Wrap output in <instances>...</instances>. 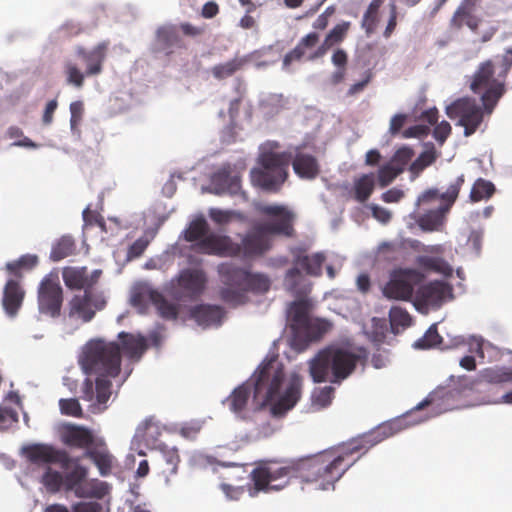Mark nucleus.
<instances>
[{"label":"nucleus","mask_w":512,"mask_h":512,"mask_svg":"<svg viewBox=\"0 0 512 512\" xmlns=\"http://www.w3.org/2000/svg\"><path fill=\"white\" fill-rule=\"evenodd\" d=\"M400 429L398 421L385 422L336 449L299 458L298 479L304 483H316L320 490L334 489L335 483L358 459L353 458L354 454H365L372 447L394 436Z\"/></svg>","instance_id":"f257e3e1"},{"label":"nucleus","mask_w":512,"mask_h":512,"mask_svg":"<svg viewBox=\"0 0 512 512\" xmlns=\"http://www.w3.org/2000/svg\"><path fill=\"white\" fill-rule=\"evenodd\" d=\"M255 210L264 216L273 218L255 225L241 239L235 243L228 236H211L201 243L207 252H216L218 256H243L253 258L261 256L271 248L269 235L293 237L295 230L293 222L295 215L287 207L279 204L255 205Z\"/></svg>","instance_id":"f03ea898"},{"label":"nucleus","mask_w":512,"mask_h":512,"mask_svg":"<svg viewBox=\"0 0 512 512\" xmlns=\"http://www.w3.org/2000/svg\"><path fill=\"white\" fill-rule=\"evenodd\" d=\"M283 380V365L269 361L259 368L251 381L235 388L224 403L233 413L239 415L246 409L253 391L254 398L262 405L274 402L273 414H284L298 402L301 395L302 379L298 374H292L284 393L280 395L279 391Z\"/></svg>","instance_id":"7ed1b4c3"},{"label":"nucleus","mask_w":512,"mask_h":512,"mask_svg":"<svg viewBox=\"0 0 512 512\" xmlns=\"http://www.w3.org/2000/svg\"><path fill=\"white\" fill-rule=\"evenodd\" d=\"M360 355L348 348L330 345L320 350L309 363L314 382L340 384L356 369Z\"/></svg>","instance_id":"20e7f679"},{"label":"nucleus","mask_w":512,"mask_h":512,"mask_svg":"<svg viewBox=\"0 0 512 512\" xmlns=\"http://www.w3.org/2000/svg\"><path fill=\"white\" fill-rule=\"evenodd\" d=\"M508 53L511 54V58H504L497 75L494 62L486 60L480 63L472 77L470 89L481 95L484 109L488 113L492 112L505 92V79L512 66V51L509 50Z\"/></svg>","instance_id":"39448f33"},{"label":"nucleus","mask_w":512,"mask_h":512,"mask_svg":"<svg viewBox=\"0 0 512 512\" xmlns=\"http://www.w3.org/2000/svg\"><path fill=\"white\" fill-rule=\"evenodd\" d=\"M277 142L270 144V149H263L258 157L260 167L251 170V181L261 189L276 193L288 178V167L292 154L287 151L276 152Z\"/></svg>","instance_id":"423d86ee"},{"label":"nucleus","mask_w":512,"mask_h":512,"mask_svg":"<svg viewBox=\"0 0 512 512\" xmlns=\"http://www.w3.org/2000/svg\"><path fill=\"white\" fill-rule=\"evenodd\" d=\"M250 478L253 482L251 496H256L259 492L280 491L289 484L290 479H298L297 459L261 461L251 471Z\"/></svg>","instance_id":"0eeeda50"},{"label":"nucleus","mask_w":512,"mask_h":512,"mask_svg":"<svg viewBox=\"0 0 512 512\" xmlns=\"http://www.w3.org/2000/svg\"><path fill=\"white\" fill-rule=\"evenodd\" d=\"M80 363L86 373L116 377L120 373L121 348L116 342L92 340L85 345Z\"/></svg>","instance_id":"6e6552de"},{"label":"nucleus","mask_w":512,"mask_h":512,"mask_svg":"<svg viewBox=\"0 0 512 512\" xmlns=\"http://www.w3.org/2000/svg\"><path fill=\"white\" fill-rule=\"evenodd\" d=\"M464 182V175H460L450 184L444 193L440 194L437 189H428L418 197V206L432 204L439 200L444 202V204L427 211L419 218L418 224L423 230L435 231L440 229L444 224L445 214L450 210L457 199Z\"/></svg>","instance_id":"1a4fd4ad"},{"label":"nucleus","mask_w":512,"mask_h":512,"mask_svg":"<svg viewBox=\"0 0 512 512\" xmlns=\"http://www.w3.org/2000/svg\"><path fill=\"white\" fill-rule=\"evenodd\" d=\"M311 304L307 300L294 301L289 305L287 317L296 339L303 343L319 340L331 329V323L310 315Z\"/></svg>","instance_id":"9d476101"},{"label":"nucleus","mask_w":512,"mask_h":512,"mask_svg":"<svg viewBox=\"0 0 512 512\" xmlns=\"http://www.w3.org/2000/svg\"><path fill=\"white\" fill-rule=\"evenodd\" d=\"M107 50L108 44L105 42L97 44L91 50H87L83 46H77L75 49L76 56L84 62L86 69L85 72H82L75 62L66 60L63 69L67 84L80 89L84 85L85 77L101 74Z\"/></svg>","instance_id":"9b49d317"},{"label":"nucleus","mask_w":512,"mask_h":512,"mask_svg":"<svg viewBox=\"0 0 512 512\" xmlns=\"http://www.w3.org/2000/svg\"><path fill=\"white\" fill-rule=\"evenodd\" d=\"M421 279L422 274L417 269L395 268L390 272L382 293L388 299L410 301L414 294V286Z\"/></svg>","instance_id":"f8f14e48"},{"label":"nucleus","mask_w":512,"mask_h":512,"mask_svg":"<svg viewBox=\"0 0 512 512\" xmlns=\"http://www.w3.org/2000/svg\"><path fill=\"white\" fill-rule=\"evenodd\" d=\"M38 310L41 314L57 318L63 303V289L57 276H45L37 291Z\"/></svg>","instance_id":"ddd939ff"},{"label":"nucleus","mask_w":512,"mask_h":512,"mask_svg":"<svg viewBox=\"0 0 512 512\" xmlns=\"http://www.w3.org/2000/svg\"><path fill=\"white\" fill-rule=\"evenodd\" d=\"M449 118H459V125L464 127V135L470 136L476 132L483 121V110L471 98H461L454 101L446 109Z\"/></svg>","instance_id":"4468645a"},{"label":"nucleus","mask_w":512,"mask_h":512,"mask_svg":"<svg viewBox=\"0 0 512 512\" xmlns=\"http://www.w3.org/2000/svg\"><path fill=\"white\" fill-rule=\"evenodd\" d=\"M22 452L28 462L37 466L59 464L63 470H67L72 461L67 451L45 443L27 445Z\"/></svg>","instance_id":"2eb2a0df"},{"label":"nucleus","mask_w":512,"mask_h":512,"mask_svg":"<svg viewBox=\"0 0 512 512\" xmlns=\"http://www.w3.org/2000/svg\"><path fill=\"white\" fill-rule=\"evenodd\" d=\"M453 298L451 285L443 281H431L418 288L414 305L417 310L438 309L444 302Z\"/></svg>","instance_id":"dca6fc26"},{"label":"nucleus","mask_w":512,"mask_h":512,"mask_svg":"<svg viewBox=\"0 0 512 512\" xmlns=\"http://www.w3.org/2000/svg\"><path fill=\"white\" fill-rule=\"evenodd\" d=\"M69 317L78 318L83 322H90L106 306V300L102 293L85 291L83 294H76L69 301Z\"/></svg>","instance_id":"f3484780"},{"label":"nucleus","mask_w":512,"mask_h":512,"mask_svg":"<svg viewBox=\"0 0 512 512\" xmlns=\"http://www.w3.org/2000/svg\"><path fill=\"white\" fill-rule=\"evenodd\" d=\"M320 36L317 32H310L303 36L297 45L283 58V68L288 69L292 63L300 61L314 62L322 57H316Z\"/></svg>","instance_id":"a211bd4d"},{"label":"nucleus","mask_w":512,"mask_h":512,"mask_svg":"<svg viewBox=\"0 0 512 512\" xmlns=\"http://www.w3.org/2000/svg\"><path fill=\"white\" fill-rule=\"evenodd\" d=\"M102 270L96 269L90 274L87 267H65L62 271V278L65 285L71 290L92 291L98 283Z\"/></svg>","instance_id":"6ab92c4d"},{"label":"nucleus","mask_w":512,"mask_h":512,"mask_svg":"<svg viewBox=\"0 0 512 512\" xmlns=\"http://www.w3.org/2000/svg\"><path fill=\"white\" fill-rule=\"evenodd\" d=\"M206 283L205 274L201 270L185 269L180 272L177 278V285L181 292L175 294L177 299L199 297Z\"/></svg>","instance_id":"aec40b11"},{"label":"nucleus","mask_w":512,"mask_h":512,"mask_svg":"<svg viewBox=\"0 0 512 512\" xmlns=\"http://www.w3.org/2000/svg\"><path fill=\"white\" fill-rule=\"evenodd\" d=\"M292 154L291 164L294 173L301 179L313 180L320 174L318 159L301 147H294L287 151Z\"/></svg>","instance_id":"412c9836"},{"label":"nucleus","mask_w":512,"mask_h":512,"mask_svg":"<svg viewBox=\"0 0 512 512\" xmlns=\"http://www.w3.org/2000/svg\"><path fill=\"white\" fill-rule=\"evenodd\" d=\"M215 194L237 195L241 191V177L230 164H224L211 177Z\"/></svg>","instance_id":"4be33fe9"},{"label":"nucleus","mask_w":512,"mask_h":512,"mask_svg":"<svg viewBox=\"0 0 512 512\" xmlns=\"http://www.w3.org/2000/svg\"><path fill=\"white\" fill-rule=\"evenodd\" d=\"M186 48L185 42L179 34L175 25H163L156 30L154 52H163L169 56L176 49Z\"/></svg>","instance_id":"5701e85b"},{"label":"nucleus","mask_w":512,"mask_h":512,"mask_svg":"<svg viewBox=\"0 0 512 512\" xmlns=\"http://www.w3.org/2000/svg\"><path fill=\"white\" fill-rule=\"evenodd\" d=\"M157 450L162 455V459L158 464L157 475L166 486H171L172 478L177 475L180 463L178 449L168 445H160Z\"/></svg>","instance_id":"b1692460"},{"label":"nucleus","mask_w":512,"mask_h":512,"mask_svg":"<svg viewBox=\"0 0 512 512\" xmlns=\"http://www.w3.org/2000/svg\"><path fill=\"white\" fill-rule=\"evenodd\" d=\"M211 236H219L209 232V225L203 217L194 219L184 231V238L188 242H195L194 250L208 255H218L216 252H207L201 243Z\"/></svg>","instance_id":"393cba45"},{"label":"nucleus","mask_w":512,"mask_h":512,"mask_svg":"<svg viewBox=\"0 0 512 512\" xmlns=\"http://www.w3.org/2000/svg\"><path fill=\"white\" fill-rule=\"evenodd\" d=\"M84 457L90 459L97 467L102 477L112 473L116 459L109 451L105 443L95 445L85 451Z\"/></svg>","instance_id":"a878e982"},{"label":"nucleus","mask_w":512,"mask_h":512,"mask_svg":"<svg viewBox=\"0 0 512 512\" xmlns=\"http://www.w3.org/2000/svg\"><path fill=\"white\" fill-rule=\"evenodd\" d=\"M163 430L164 426L155 417L151 416L138 425L136 435L148 447L157 450L160 445H166L160 441Z\"/></svg>","instance_id":"bb28decb"},{"label":"nucleus","mask_w":512,"mask_h":512,"mask_svg":"<svg viewBox=\"0 0 512 512\" xmlns=\"http://www.w3.org/2000/svg\"><path fill=\"white\" fill-rule=\"evenodd\" d=\"M24 296L25 291L17 280L10 279L7 281L3 291L2 304L9 316L14 317L18 313Z\"/></svg>","instance_id":"cd10ccee"},{"label":"nucleus","mask_w":512,"mask_h":512,"mask_svg":"<svg viewBox=\"0 0 512 512\" xmlns=\"http://www.w3.org/2000/svg\"><path fill=\"white\" fill-rule=\"evenodd\" d=\"M62 441L67 446L85 448L87 450L94 443V436L85 427L69 425L63 432Z\"/></svg>","instance_id":"c85d7f7f"},{"label":"nucleus","mask_w":512,"mask_h":512,"mask_svg":"<svg viewBox=\"0 0 512 512\" xmlns=\"http://www.w3.org/2000/svg\"><path fill=\"white\" fill-rule=\"evenodd\" d=\"M223 309L217 305L200 304L191 310V317L201 326L219 325Z\"/></svg>","instance_id":"c756f323"},{"label":"nucleus","mask_w":512,"mask_h":512,"mask_svg":"<svg viewBox=\"0 0 512 512\" xmlns=\"http://www.w3.org/2000/svg\"><path fill=\"white\" fill-rule=\"evenodd\" d=\"M283 285L287 291L296 296L306 295L310 291V285L307 283L306 277L296 266L287 270Z\"/></svg>","instance_id":"7c9ffc66"},{"label":"nucleus","mask_w":512,"mask_h":512,"mask_svg":"<svg viewBox=\"0 0 512 512\" xmlns=\"http://www.w3.org/2000/svg\"><path fill=\"white\" fill-rule=\"evenodd\" d=\"M250 61L251 57L249 55L235 56L227 62L213 66L211 73L215 79L224 80L242 70Z\"/></svg>","instance_id":"2f4dec72"},{"label":"nucleus","mask_w":512,"mask_h":512,"mask_svg":"<svg viewBox=\"0 0 512 512\" xmlns=\"http://www.w3.org/2000/svg\"><path fill=\"white\" fill-rule=\"evenodd\" d=\"M65 471L63 474L65 490L78 493L81 483L88 475V469L79 464V458H72L69 468Z\"/></svg>","instance_id":"473e14b6"},{"label":"nucleus","mask_w":512,"mask_h":512,"mask_svg":"<svg viewBox=\"0 0 512 512\" xmlns=\"http://www.w3.org/2000/svg\"><path fill=\"white\" fill-rule=\"evenodd\" d=\"M350 26V22L344 21L333 27V29H331L330 32L325 36L322 44L318 46L316 57H324L330 48L342 43L347 36Z\"/></svg>","instance_id":"72a5a7b5"},{"label":"nucleus","mask_w":512,"mask_h":512,"mask_svg":"<svg viewBox=\"0 0 512 512\" xmlns=\"http://www.w3.org/2000/svg\"><path fill=\"white\" fill-rule=\"evenodd\" d=\"M325 255L323 253H314L312 255H297L294 260V266L303 269L309 276L318 277L322 274V266L325 262Z\"/></svg>","instance_id":"f704fd0d"},{"label":"nucleus","mask_w":512,"mask_h":512,"mask_svg":"<svg viewBox=\"0 0 512 512\" xmlns=\"http://www.w3.org/2000/svg\"><path fill=\"white\" fill-rule=\"evenodd\" d=\"M148 297L162 318L166 320L177 319L179 314V307L177 304L169 302L156 290H149Z\"/></svg>","instance_id":"c9c22d12"},{"label":"nucleus","mask_w":512,"mask_h":512,"mask_svg":"<svg viewBox=\"0 0 512 512\" xmlns=\"http://www.w3.org/2000/svg\"><path fill=\"white\" fill-rule=\"evenodd\" d=\"M119 338L122 342L123 352L129 358H140L147 348L146 341L143 337H135L131 334L121 332Z\"/></svg>","instance_id":"e433bc0d"},{"label":"nucleus","mask_w":512,"mask_h":512,"mask_svg":"<svg viewBox=\"0 0 512 512\" xmlns=\"http://www.w3.org/2000/svg\"><path fill=\"white\" fill-rule=\"evenodd\" d=\"M375 188V175L363 174L354 181V199L360 203L366 202Z\"/></svg>","instance_id":"4c0bfd02"},{"label":"nucleus","mask_w":512,"mask_h":512,"mask_svg":"<svg viewBox=\"0 0 512 512\" xmlns=\"http://www.w3.org/2000/svg\"><path fill=\"white\" fill-rule=\"evenodd\" d=\"M383 3L384 0H372L363 14L361 27L367 36L372 35L376 30L379 21V9Z\"/></svg>","instance_id":"58836bf2"},{"label":"nucleus","mask_w":512,"mask_h":512,"mask_svg":"<svg viewBox=\"0 0 512 512\" xmlns=\"http://www.w3.org/2000/svg\"><path fill=\"white\" fill-rule=\"evenodd\" d=\"M75 242L71 236L64 235L58 239L51 248L50 259L58 262L75 252Z\"/></svg>","instance_id":"ea45409f"},{"label":"nucleus","mask_w":512,"mask_h":512,"mask_svg":"<svg viewBox=\"0 0 512 512\" xmlns=\"http://www.w3.org/2000/svg\"><path fill=\"white\" fill-rule=\"evenodd\" d=\"M480 377L483 381L491 384H502L512 382V369L506 367H491L481 371Z\"/></svg>","instance_id":"a19ab883"},{"label":"nucleus","mask_w":512,"mask_h":512,"mask_svg":"<svg viewBox=\"0 0 512 512\" xmlns=\"http://www.w3.org/2000/svg\"><path fill=\"white\" fill-rule=\"evenodd\" d=\"M451 25L457 29L467 25L471 30L475 31L479 26V19L471 13L467 6L461 5L453 15Z\"/></svg>","instance_id":"79ce46f5"},{"label":"nucleus","mask_w":512,"mask_h":512,"mask_svg":"<svg viewBox=\"0 0 512 512\" xmlns=\"http://www.w3.org/2000/svg\"><path fill=\"white\" fill-rule=\"evenodd\" d=\"M495 191V185L491 181L478 178L471 188L469 198L472 202L487 200L493 196Z\"/></svg>","instance_id":"37998d69"},{"label":"nucleus","mask_w":512,"mask_h":512,"mask_svg":"<svg viewBox=\"0 0 512 512\" xmlns=\"http://www.w3.org/2000/svg\"><path fill=\"white\" fill-rule=\"evenodd\" d=\"M417 262L422 268L435 271L447 277L453 273V268L449 263L440 257L420 256Z\"/></svg>","instance_id":"c03bdc74"},{"label":"nucleus","mask_w":512,"mask_h":512,"mask_svg":"<svg viewBox=\"0 0 512 512\" xmlns=\"http://www.w3.org/2000/svg\"><path fill=\"white\" fill-rule=\"evenodd\" d=\"M270 286L271 280L266 274L250 272L243 290L257 294H264L269 291Z\"/></svg>","instance_id":"a18cd8bd"},{"label":"nucleus","mask_w":512,"mask_h":512,"mask_svg":"<svg viewBox=\"0 0 512 512\" xmlns=\"http://www.w3.org/2000/svg\"><path fill=\"white\" fill-rule=\"evenodd\" d=\"M221 272L227 278V281L230 284L240 287L242 289H244L246 285V280L250 273L246 269L236 267L233 265L222 266Z\"/></svg>","instance_id":"49530a36"},{"label":"nucleus","mask_w":512,"mask_h":512,"mask_svg":"<svg viewBox=\"0 0 512 512\" xmlns=\"http://www.w3.org/2000/svg\"><path fill=\"white\" fill-rule=\"evenodd\" d=\"M42 484L51 493H57L64 487L63 474L57 470L47 467L41 478Z\"/></svg>","instance_id":"de8ad7c7"},{"label":"nucleus","mask_w":512,"mask_h":512,"mask_svg":"<svg viewBox=\"0 0 512 512\" xmlns=\"http://www.w3.org/2000/svg\"><path fill=\"white\" fill-rule=\"evenodd\" d=\"M109 376H100L96 378L95 390L96 401L100 405H105L111 396L112 383L108 379Z\"/></svg>","instance_id":"09e8293b"},{"label":"nucleus","mask_w":512,"mask_h":512,"mask_svg":"<svg viewBox=\"0 0 512 512\" xmlns=\"http://www.w3.org/2000/svg\"><path fill=\"white\" fill-rule=\"evenodd\" d=\"M414 156V151L407 147L403 146L396 150L389 163L396 169H401V173L404 172L406 166L409 164L411 159Z\"/></svg>","instance_id":"8fccbe9b"},{"label":"nucleus","mask_w":512,"mask_h":512,"mask_svg":"<svg viewBox=\"0 0 512 512\" xmlns=\"http://www.w3.org/2000/svg\"><path fill=\"white\" fill-rule=\"evenodd\" d=\"M389 320L392 327H409L412 323V318L407 310L394 306L389 311Z\"/></svg>","instance_id":"3c124183"},{"label":"nucleus","mask_w":512,"mask_h":512,"mask_svg":"<svg viewBox=\"0 0 512 512\" xmlns=\"http://www.w3.org/2000/svg\"><path fill=\"white\" fill-rule=\"evenodd\" d=\"M442 338L437 331L436 325H432L422 338L415 342V347L419 349H428L440 345Z\"/></svg>","instance_id":"603ef678"},{"label":"nucleus","mask_w":512,"mask_h":512,"mask_svg":"<svg viewBox=\"0 0 512 512\" xmlns=\"http://www.w3.org/2000/svg\"><path fill=\"white\" fill-rule=\"evenodd\" d=\"M401 174V169L394 168L389 162L381 166L377 172V179L379 185L384 188L388 186L393 180Z\"/></svg>","instance_id":"864d4df0"},{"label":"nucleus","mask_w":512,"mask_h":512,"mask_svg":"<svg viewBox=\"0 0 512 512\" xmlns=\"http://www.w3.org/2000/svg\"><path fill=\"white\" fill-rule=\"evenodd\" d=\"M60 411L64 415L81 417L83 412L79 401L75 398L60 399Z\"/></svg>","instance_id":"5fc2aeb1"},{"label":"nucleus","mask_w":512,"mask_h":512,"mask_svg":"<svg viewBox=\"0 0 512 512\" xmlns=\"http://www.w3.org/2000/svg\"><path fill=\"white\" fill-rule=\"evenodd\" d=\"M18 413L6 407H0V431H5L18 423Z\"/></svg>","instance_id":"6e6d98bb"},{"label":"nucleus","mask_w":512,"mask_h":512,"mask_svg":"<svg viewBox=\"0 0 512 512\" xmlns=\"http://www.w3.org/2000/svg\"><path fill=\"white\" fill-rule=\"evenodd\" d=\"M70 127L72 131L77 130L84 114V105L82 101H74L70 104Z\"/></svg>","instance_id":"4d7b16f0"},{"label":"nucleus","mask_w":512,"mask_h":512,"mask_svg":"<svg viewBox=\"0 0 512 512\" xmlns=\"http://www.w3.org/2000/svg\"><path fill=\"white\" fill-rule=\"evenodd\" d=\"M221 299L228 304L240 305L244 303L245 295L233 288H224L221 290Z\"/></svg>","instance_id":"13d9d810"},{"label":"nucleus","mask_w":512,"mask_h":512,"mask_svg":"<svg viewBox=\"0 0 512 512\" xmlns=\"http://www.w3.org/2000/svg\"><path fill=\"white\" fill-rule=\"evenodd\" d=\"M334 397V388L331 386H325L320 388L314 394V400L317 404L322 407L328 406Z\"/></svg>","instance_id":"bf43d9fd"},{"label":"nucleus","mask_w":512,"mask_h":512,"mask_svg":"<svg viewBox=\"0 0 512 512\" xmlns=\"http://www.w3.org/2000/svg\"><path fill=\"white\" fill-rule=\"evenodd\" d=\"M389 10H390V14H389L388 23L383 32V36L386 39L391 37V35L393 34V32L395 31L396 26H397L398 11H397V5L394 1L390 2Z\"/></svg>","instance_id":"052dcab7"},{"label":"nucleus","mask_w":512,"mask_h":512,"mask_svg":"<svg viewBox=\"0 0 512 512\" xmlns=\"http://www.w3.org/2000/svg\"><path fill=\"white\" fill-rule=\"evenodd\" d=\"M148 245H149V241L147 238L141 237V238L137 239L129 247L127 257L129 259H135V258L140 257L144 253V251L146 250Z\"/></svg>","instance_id":"680f3d73"},{"label":"nucleus","mask_w":512,"mask_h":512,"mask_svg":"<svg viewBox=\"0 0 512 512\" xmlns=\"http://www.w3.org/2000/svg\"><path fill=\"white\" fill-rule=\"evenodd\" d=\"M451 125L447 121L437 124L433 130V137L439 144H443L451 134Z\"/></svg>","instance_id":"e2e57ef3"},{"label":"nucleus","mask_w":512,"mask_h":512,"mask_svg":"<svg viewBox=\"0 0 512 512\" xmlns=\"http://www.w3.org/2000/svg\"><path fill=\"white\" fill-rule=\"evenodd\" d=\"M430 133V127L427 125H414L405 130L404 136L406 138L416 137L422 138Z\"/></svg>","instance_id":"0e129e2a"},{"label":"nucleus","mask_w":512,"mask_h":512,"mask_svg":"<svg viewBox=\"0 0 512 512\" xmlns=\"http://www.w3.org/2000/svg\"><path fill=\"white\" fill-rule=\"evenodd\" d=\"M331 62L336 68H347L348 54L344 49H336L331 57Z\"/></svg>","instance_id":"69168bd1"},{"label":"nucleus","mask_w":512,"mask_h":512,"mask_svg":"<svg viewBox=\"0 0 512 512\" xmlns=\"http://www.w3.org/2000/svg\"><path fill=\"white\" fill-rule=\"evenodd\" d=\"M210 218L217 224H225L231 220V213L217 208L209 210Z\"/></svg>","instance_id":"338daca9"},{"label":"nucleus","mask_w":512,"mask_h":512,"mask_svg":"<svg viewBox=\"0 0 512 512\" xmlns=\"http://www.w3.org/2000/svg\"><path fill=\"white\" fill-rule=\"evenodd\" d=\"M102 506L98 502H80L73 506L74 512H101Z\"/></svg>","instance_id":"774afa93"}]
</instances>
